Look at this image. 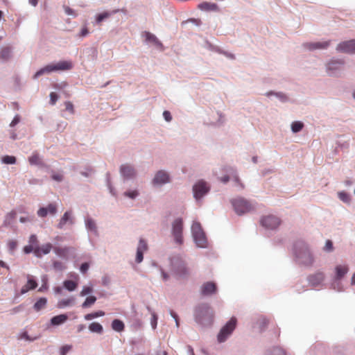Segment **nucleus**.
Returning a JSON list of instances; mask_svg holds the SVG:
<instances>
[{
    "label": "nucleus",
    "mask_w": 355,
    "mask_h": 355,
    "mask_svg": "<svg viewBox=\"0 0 355 355\" xmlns=\"http://www.w3.org/2000/svg\"><path fill=\"white\" fill-rule=\"evenodd\" d=\"M85 225L86 227L90 230L94 232L95 234L97 233V227L94 220L90 218H87L85 219Z\"/></svg>",
    "instance_id": "obj_31"
},
{
    "label": "nucleus",
    "mask_w": 355,
    "mask_h": 355,
    "mask_svg": "<svg viewBox=\"0 0 355 355\" xmlns=\"http://www.w3.org/2000/svg\"><path fill=\"white\" fill-rule=\"evenodd\" d=\"M234 180L237 186H239L241 189L244 188L243 184L240 181L239 178L237 175H235L234 177Z\"/></svg>",
    "instance_id": "obj_60"
},
{
    "label": "nucleus",
    "mask_w": 355,
    "mask_h": 355,
    "mask_svg": "<svg viewBox=\"0 0 355 355\" xmlns=\"http://www.w3.org/2000/svg\"><path fill=\"white\" fill-rule=\"evenodd\" d=\"M163 116H164V118L165 119V120L168 122L171 121V119H172V116H171V114L170 113V112L168 111H164L163 112Z\"/></svg>",
    "instance_id": "obj_57"
},
{
    "label": "nucleus",
    "mask_w": 355,
    "mask_h": 355,
    "mask_svg": "<svg viewBox=\"0 0 355 355\" xmlns=\"http://www.w3.org/2000/svg\"><path fill=\"white\" fill-rule=\"evenodd\" d=\"M47 300L45 297L40 298L34 304V309L36 311H39L46 306Z\"/></svg>",
    "instance_id": "obj_30"
},
{
    "label": "nucleus",
    "mask_w": 355,
    "mask_h": 355,
    "mask_svg": "<svg viewBox=\"0 0 355 355\" xmlns=\"http://www.w3.org/2000/svg\"><path fill=\"white\" fill-rule=\"evenodd\" d=\"M69 223L70 224H73V218L71 217V211H66L62 217L61 218L58 225V228L62 229L63 227L66 225L67 223Z\"/></svg>",
    "instance_id": "obj_22"
},
{
    "label": "nucleus",
    "mask_w": 355,
    "mask_h": 355,
    "mask_svg": "<svg viewBox=\"0 0 355 355\" xmlns=\"http://www.w3.org/2000/svg\"><path fill=\"white\" fill-rule=\"evenodd\" d=\"M63 285L69 291H73L77 288L78 284L72 280H65Z\"/></svg>",
    "instance_id": "obj_32"
},
{
    "label": "nucleus",
    "mask_w": 355,
    "mask_h": 355,
    "mask_svg": "<svg viewBox=\"0 0 355 355\" xmlns=\"http://www.w3.org/2000/svg\"><path fill=\"white\" fill-rule=\"evenodd\" d=\"M31 220H32V219H31V218H28V217H21V218H19V221H20L21 223H25V222H26V221H31Z\"/></svg>",
    "instance_id": "obj_64"
},
{
    "label": "nucleus",
    "mask_w": 355,
    "mask_h": 355,
    "mask_svg": "<svg viewBox=\"0 0 355 355\" xmlns=\"http://www.w3.org/2000/svg\"><path fill=\"white\" fill-rule=\"evenodd\" d=\"M148 245L145 240L141 239L139 241L138 247L137 249L136 262L141 263L144 259V252L147 251Z\"/></svg>",
    "instance_id": "obj_12"
},
{
    "label": "nucleus",
    "mask_w": 355,
    "mask_h": 355,
    "mask_svg": "<svg viewBox=\"0 0 355 355\" xmlns=\"http://www.w3.org/2000/svg\"><path fill=\"white\" fill-rule=\"evenodd\" d=\"M51 177H52V179H53L54 180L58 181V182H60L63 179L62 175L58 174V173L53 174Z\"/></svg>",
    "instance_id": "obj_59"
},
{
    "label": "nucleus",
    "mask_w": 355,
    "mask_h": 355,
    "mask_svg": "<svg viewBox=\"0 0 355 355\" xmlns=\"http://www.w3.org/2000/svg\"><path fill=\"white\" fill-rule=\"evenodd\" d=\"M64 105H65V110L69 112L71 114L74 113L73 105L71 102L67 101L64 103Z\"/></svg>",
    "instance_id": "obj_45"
},
{
    "label": "nucleus",
    "mask_w": 355,
    "mask_h": 355,
    "mask_svg": "<svg viewBox=\"0 0 355 355\" xmlns=\"http://www.w3.org/2000/svg\"><path fill=\"white\" fill-rule=\"evenodd\" d=\"M68 320V316L66 314H60L53 317L51 322L53 325H60L64 323Z\"/></svg>",
    "instance_id": "obj_26"
},
{
    "label": "nucleus",
    "mask_w": 355,
    "mask_h": 355,
    "mask_svg": "<svg viewBox=\"0 0 355 355\" xmlns=\"http://www.w3.org/2000/svg\"><path fill=\"white\" fill-rule=\"evenodd\" d=\"M53 249L52 244L46 243L42 246H36L34 249V254L37 257H42L44 254H49Z\"/></svg>",
    "instance_id": "obj_13"
},
{
    "label": "nucleus",
    "mask_w": 355,
    "mask_h": 355,
    "mask_svg": "<svg viewBox=\"0 0 355 355\" xmlns=\"http://www.w3.org/2000/svg\"><path fill=\"white\" fill-rule=\"evenodd\" d=\"M110 15H111V13L108 12H104L103 13L98 14L96 17V21L97 24H100L102 21L108 18Z\"/></svg>",
    "instance_id": "obj_40"
},
{
    "label": "nucleus",
    "mask_w": 355,
    "mask_h": 355,
    "mask_svg": "<svg viewBox=\"0 0 355 355\" xmlns=\"http://www.w3.org/2000/svg\"><path fill=\"white\" fill-rule=\"evenodd\" d=\"M53 266L54 269L59 271L64 270L66 268L64 264L59 261H54Z\"/></svg>",
    "instance_id": "obj_42"
},
{
    "label": "nucleus",
    "mask_w": 355,
    "mask_h": 355,
    "mask_svg": "<svg viewBox=\"0 0 355 355\" xmlns=\"http://www.w3.org/2000/svg\"><path fill=\"white\" fill-rule=\"evenodd\" d=\"M336 50L341 53L355 54V40L340 42Z\"/></svg>",
    "instance_id": "obj_11"
},
{
    "label": "nucleus",
    "mask_w": 355,
    "mask_h": 355,
    "mask_svg": "<svg viewBox=\"0 0 355 355\" xmlns=\"http://www.w3.org/2000/svg\"><path fill=\"white\" fill-rule=\"evenodd\" d=\"M191 232L196 245L200 248H205L207 239L200 223L193 222L191 226Z\"/></svg>",
    "instance_id": "obj_3"
},
{
    "label": "nucleus",
    "mask_w": 355,
    "mask_h": 355,
    "mask_svg": "<svg viewBox=\"0 0 355 355\" xmlns=\"http://www.w3.org/2000/svg\"><path fill=\"white\" fill-rule=\"evenodd\" d=\"M88 34H89L88 28L86 26H84L82 28V29L79 33V36L83 37L87 36Z\"/></svg>",
    "instance_id": "obj_56"
},
{
    "label": "nucleus",
    "mask_w": 355,
    "mask_h": 355,
    "mask_svg": "<svg viewBox=\"0 0 355 355\" xmlns=\"http://www.w3.org/2000/svg\"><path fill=\"white\" fill-rule=\"evenodd\" d=\"M171 264L179 277H185L189 272L184 261L180 257H173L171 260Z\"/></svg>",
    "instance_id": "obj_8"
},
{
    "label": "nucleus",
    "mask_w": 355,
    "mask_h": 355,
    "mask_svg": "<svg viewBox=\"0 0 355 355\" xmlns=\"http://www.w3.org/2000/svg\"><path fill=\"white\" fill-rule=\"evenodd\" d=\"M29 243H30V245H32L37 244L38 241H37V238L36 235L32 234L29 237Z\"/></svg>",
    "instance_id": "obj_53"
},
{
    "label": "nucleus",
    "mask_w": 355,
    "mask_h": 355,
    "mask_svg": "<svg viewBox=\"0 0 355 355\" xmlns=\"http://www.w3.org/2000/svg\"><path fill=\"white\" fill-rule=\"evenodd\" d=\"M37 286V282L34 279L32 275H27V282L26 284L22 286L21 289V294H25L30 290H33L36 288Z\"/></svg>",
    "instance_id": "obj_14"
},
{
    "label": "nucleus",
    "mask_w": 355,
    "mask_h": 355,
    "mask_svg": "<svg viewBox=\"0 0 355 355\" xmlns=\"http://www.w3.org/2000/svg\"><path fill=\"white\" fill-rule=\"evenodd\" d=\"M216 291V285L215 283L208 282L203 284L201 286V294L203 295H209L215 293Z\"/></svg>",
    "instance_id": "obj_15"
},
{
    "label": "nucleus",
    "mask_w": 355,
    "mask_h": 355,
    "mask_svg": "<svg viewBox=\"0 0 355 355\" xmlns=\"http://www.w3.org/2000/svg\"><path fill=\"white\" fill-rule=\"evenodd\" d=\"M193 196L196 200L200 199L209 191L207 183L203 180H199L193 187Z\"/></svg>",
    "instance_id": "obj_9"
},
{
    "label": "nucleus",
    "mask_w": 355,
    "mask_h": 355,
    "mask_svg": "<svg viewBox=\"0 0 355 355\" xmlns=\"http://www.w3.org/2000/svg\"><path fill=\"white\" fill-rule=\"evenodd\" d=\"M162 272V278L163 281H167L169 279V276L167 273H166L164 270H161Z\"/></svg>",
    "instance_id": "obj_63"
},
{
    "label": "nucleus",
    "mask_w": 355,
    "mask_h": 355,
    "mask_svg": "<svg viewBox=\"0 0 355 355\" xmlns=\"http://www.w3.org/2000/svg\"><path fill=\"white\" fill-rule=\"evenodd\" d=\"M198 8L205 11H217L218 6L214 3L202 2L198 6Z\"/></svg>",
    "instance_id": "obj_23"
},
{
    "label": "nucleus",
    "mask_w": 355,
    "mask_h": 355,
    "mask_svg": "<svg viewBox=\"0 0 355 355\" xmlns=\"http://www.w3.org/2000/svg\"><path fill=\"white\" fill-rule=\"evenodd\" d=\"M232 206L236 213L242 215L249 212L252 209L248 201L243 198H237L232 200Z\"/></svg>",
    "instance_id": "obj_5"
},
{
    "label": "nucleus",
    "mask_w": 355,
    "mask_h": 355,
    "mask_svg": "<svg viewBox=\"0 0 355 355\" xmlns=\"http://www.w3.org/2000/svg\"><path fill=\"white\" fill-rule=\"evenodd\" d=\"M8 245L9 249L12 251L17 248V242L14 240H10L8 241Z\"/></svg>",
    "instance_id": "obj_52"
},
{
    "label": "nucleus",
    "mask_w": 355,
    "mask_h": 355,
    "mask_svg": "<svg viewBox=\"0 0 355 355\" xmlns=\"http://www.w3.org/2000/svg\"><path fill=\"white\" fill-rule=\"evenodd\" d=\"M96 301V297L95 296L87 297L86 298L85 301L83 303L82 307L83 308L89 307L92 304H94Z\"/></svg>",
    "instance_id": "obj_39"
},
{
    "label": "nucleus",
    "mask_w": 355,
    "mask_h": 355,
    "mask_svg": "<svg viewBox=\"0 0 355 355\" xmlns=\"http://www.w3.org/2000/svg\"><path fill=\"white\" fill-rule=\"evenodd\" d=\"M303 127L304 124L301 121H294L291 124V130L295 133L301 131Z\"/></svg>",
    "instance_id": "obj_38"
},
{
    "label": "nucleus",
    "mask_w": 355,
    "mask_h": 355,
    "mask_svg": "<svg viewBox=\"0 0 355 355\" xmlns=\"http://www.w3.org/2000/svg\"><path fill=\"white\" fill-rule=\"evenodd\" d=\"M105 315V312L103 311H98L94 313H88L85 315L86 320H91L94 318Z\"/></svg>",
    "instance_id": "obj_36"
},
{
    "label": "nucleus",
    "mask_w": 355,
    "mask_h": 355,
    "mask_svg": "<svg viewBox=\"0 0 355 355\" xmlns=\"http://www.w3.org/2000/svg\"><path fill=\"white\" fill-rule=\"evenodd\" d=\"M267 355H286V352L282 348L275 347L268 352Z\"/></svg>",
    "instance_id": "obj_37"
},
{
    "label": "nucleus",
    "mask_w": 355,
    "mask_h": 355,
    "mask_svg": "<svg viewBox=\"0 0 355 355\" xmlns=\"http://www.w3.org/2000/svg\"><path fill=\"white\" fill-rule=\"evenodd\" d=\"M236 318L232 317L225 326L222 327L218 334V340L219 343H223L232 334L236 326Z\"/></svg>",
    "instance_id": "obj_4"
},
{
    "label": "nucleus",
    "mask_w": 355,
    "mask_h": 355,
    "mask_svg": "<svg viewBox=\"0 0 355 355\" xmlns=\"http://www.w3.org/2000/svg\"><path fill=\"white\" fill-rule=\"evenodd\" d=\"M171 315L175 319L176 326L179 327V319L178 315L173 311H170Z\"/></svg>",
    "instance_id": "obj_62"
},
{
    "label": "nucleus",
    "mask_w": 355,
    "mask_h": 355,
    "mask_svg": "<svg viewBox=\"0 0 355 355\" xmlns=\"http://www.w3.org/2000/svg\"><path fill=\"white\" fill-rule=\"evenodd\" d=\"M28 161L32 165H39L41 164L40 157L37 153H33L31 157L28 158Z\"/></svg>",
    "instance_id": "obj_35"
},
{
    "label": "nucleus",
    "mask_w": 355,
    "mask_h": 355,
    "mask_svg": "<svg viewBox=\"0 0 355 355\" xmlns=\"http://www.w3.org/2000/svg\"><path fill=\"white\" fill-rule=\"evenodd\" d=\"M92 292V288L90 286H84L83 290L80 293V295L83 297Z\"/></svg>",
    "instance_id": "obj_44"
},
{
    "label": "nucleus",
    "mask_w": 355,
    "mask_h": 355,
    "mask_svg": "<svg viewBox=\"0 0 355 355\" xmlns=\"http://www.w3.org/2000/svg\"><path fill=\"white\" fill-rule=\"evenodd\" d=\"M11 55V50L9 47H4L0 53V58L3 60H8Z\"/></svg>",
    "instance_id": "obj_34"
},
{
    "label": "nucleus",
    "mask_w": 355,
    "mask_h": 355,
    "mask_svg": "<svg viewBox=\"0 0 355 355\" xmlns=\"http://www.w3.org/2000/svg\"><path fill=\"white\" fill-rule=\"evenodd\" d=\"M64 10L66 14L68 15H73V17L77 16V14L76 13V12L73 9L69 8V6H64Z\"/></svg>",
    "instance_id": "obj_49"
},
{
    "label": "nucleus",
    "mask_w": 355,
    "mask_h": 355,
    "mask_svg": "<svg viewBox=\"0 0 355 355\" xmlns=\"http://www.w3.org/2000/svg\"><path fill=\"white\" fill-rule=\"evenodd\" d=\"M121 173L126 178H130L135 175V171L134 168L128 164H124L121 166Z\"/></svg>",
    "instance_id": "obj_20"
},
{
    "label": "nucleus",
    "mask_w": 355,
    "mask_h": 355,
    "mask_svg": "<svg viewBox=\"0 0 355 355\" xmlns=\"http://www.w3.org/2000/svg\"><path fill=\"white\" fill-rule=\"evenodd\" d=\"M42 282H43V284L42 285V286L38 289V291L39 292H43L44 291H46L47 288H48V286H47V277L46 276H44L42 277Z\"/></svg>",
    "instance_id": "obj_47"
},
{
    "label": "nucleus",
    "mask_w": 355,
    "mask_h": 355,
    "mask_svg": "<svg viewBox=\"0 0 355 355\" xmlns=\"http://www.w3.org/2000/svg\"><path fill=\"white\" fill-rule=\"evenodd\" d=\"M20 121V117L19 116H15L13 119V120L11 121L10 125L11 127H13L15 125H16Z\"/></svg>",
    "instance_id": "obj_61"
},
{
    "label": "nucleus",
    "mask_w": 355,
    "mask_h": 355,
    "mask_svg": "<svg viewBox=\"0 0 355 355\" xmlns=\"http://www.w3.org/2000/svg\"><path fill=\"white\" fill-rule=\"evenodd\" d=\"M261 225L267 229H275L281 223V220L279 218L273 215H268L261 218L260 220Z\"/></svg>",
    "instance_id": "obj_10"
},
{
    "label": "nucleus",
    "mask_w": 355,
    "mask_h": 355,
    "mask_svg": "<svg viewBox=\"0 0 355 355\" xmlns=\"http://www.w3.org/2000/svg\"><path fill=\"white\" fill-rule=\"evenodd\" d=\"M183 221L181 218H177L174 220L172 225V233L175 242L178 244L183 243L182 238Z\"/></svg>",
    "instance_id": "obj_7"
},
{
    "label": "nucleus",
    "mask_w": 355,
    "mask_h": 355,
    "mask_svg": "<svg viewBox=\"0 0 355 355\" xmlns=\"http://www.w3.org/2000/svg\"><path fill=\"white\" fill-rule=\"evenodd\" d=\"M169 181V175L167 173L159 171H158L153 179L154 184H165Z\"/></svg>",
    "instance_id": "obj_16"
},
{
    "label": "nucleus",
    "mask_w": 355,
    "mask_h": 355,
    "mask_svg": "<svg viewBox=\"0 0 355 355\" xmlns=\"http://www.w3.org/2000/svg\"><path fill=\"white\" fill-rule=\"evenodd\" d=\"M2 162L6 164H13L16 162V158L14 156L5 155L2 157Z\"/></svg>",
    "instance_id": "obj_41"
},
{
    "label": "nucleus",
    "mask_w": 355,
    "mask_h": 355,
    "mask_svg": "<svg viewBox=\"0 0 355 355\" xmlns=\"http://www.w3.org/2000/svg\"><path fill=\"white\" fill-rule=\"evenodd\" d=\"M34 249L35 248L33 247V245H26L24 248V253L26 254H29L32 252H34Z\"/></svg>",
    "instance_id": "obj_54"
},
{
    "label": "nucleus",
    "mask_w": 355,
    "mask_h": 355,
    "mask_svg": "<svg viewBox=\"0 0 355 355\" xmlns=\"http://www.w3.org/2000/svg\"><path fill=\"white\" fill-rule=\"evenodd\" d=\"M124 195L127 197L134 199L138 196V192L137 191H127L125 192Z\"/></svg>",
    "instance_id": "obj_51"
},
{
    "label": "nucleus",
    "mask_w": 355,
    "mask_h": 355,
    "mask_svg": "<svg viewBox=\"0 0 355 355\" xmlns=\"http://www.w3.org/2000/svg\"><path fill=\"white\" fill-rule=\"evenodd\" d=\"M73 303H74V298L70 297V298L64 299V300H60L58 302V306L59 308H64V307H66L68 306H71Z\"/></svg>",
    "instance_id": "obj_33"
},
{
    "label": "nucleus",
    "mask_w": 355,
    "mask_h": 355,
    "mask_svg": "<svg viewBox=\"0 0 355 355\" xmlns=\"http://www.w3.org/2000/svg\"><path fill=\"white\" fill-rule=\"evenodd\" d=\"M58 98V96L55 92L50 94V100L52 105H54Z\"/></svg>",
    "instance_id": "obj_55"
},
{
    "label": "nucleus",
    "mask_w": 355,
    "mask_h": 355,
    "mask_svg": "<svg viewBox=\"0 0 355 355\" xmlns=\"http://www.w3.org/2000/svg\"><path fill=\"white\" fill-rule=\"evenodd\" d=\"M89 329L90 331L97 334H101L103 331V326L98 322H92L89 325Z\"/></svg>",
    "instance_id": "obj_28"
},
{
    "label": "nucleus",
    "mask_w": 355,
    "mask_h": 355,
    "mask_svg": "<svg viewBox=\"0 0 355 355\" xmlns=\"http://www.w3.org/2000/svg\"><path fill=\"white\" fill-rule=\"evenodd\" d=\"M348 271L347 266H337L336 268V277L338 279L342 278Z\"/></svg>",
    "instance_id": "obj_29"
},
{
    "label": "nucleus",
    "mask_w": 355,
    "mask_h": 355,
    "mask_svg": "<svg viewBox=\"0 0 355 355\" xmlns=\"http://www.w3.org/2000/svg\"><path fill=\"white\" fill-rule=\"evenodd\" d=\"M112 328L117 332H121L124 330L125 325L123 321L119 319H114L112 322Z\"/></svg>",
    "instance_id": "obj_27"
},
{
    "label": "nucleus",
    "mask_w": 355,
    "mask_h": 355,
    "mask_svg": "<svg viewBox=\"0 0 355 355\" xmlns=\"http://www.w3.org/2000/svg\"><path fill=\"white\" fill-rule=\"evenodd\" d=\"M72 348L70 345H65L60 348V355H66Z\"/></svg>",
    "instance_id": "obj_46"
},
{
    "label": "nucleus",
    "mask_w": 355,
    "mask_h": 355,
    "mask_svg": "<svg viewBox=\"0 0 355 355\" xmlns=\"http://www.w3.org/2000/svg\"><path fill=\"white\" fill-rule=\"evenodd\" d=\"M334 249L333 248V243L330 240H327L326 241L325 245L324 247V250L327 252L332 251Z\"/></svg>",
    "instance_id": "obj_48"
},
{
    "label": "nucleus",
    "mask_w": 355,
    "mask_h": 355,
    "mask_svg": "<svg viewBox=\"0 0 355 355\" xmlns=\"http://www.w3.org/2000/svg\"><path fill=\"white\" fill-rule=\"evenodd\" d=\"M324 278V275L322 272H316L314 275H310L309 277V283L314 286L319 285Z\"/></svg>",
    "instance_id": "obj_21"
},
{
    "label": "nucleus",
    "mask_w": 355,
    "mask_h": 355,
    "mask_svg": "<svg viewBox=\"0 0 355 355\" xmlns=\"http://www.w3.org/2000/svg\"><path fill=\"white\" fill-rule=\"evenodd\" d=\"M157 324V316L155 313H152L151 326L153 329H155Z\"/></svg>",
    "instance_id": "obj_50"
},
{
    "label": "nucleus",
    "mask_w": 355,
    "mask_h": 355,
    "mask_svg": "<svg viewBox=\"0 0 355 355\" xmlns=\"http://www.w3.org/2000/svg\"><path fill=\"white\" fill-rule=\"evenodd\" d=\"M330 44V41L317 42L304 44V46L309 50L327 49Z\"/></svg>",
    "instance_id": "obj_18"
},
{
    "label": "nucleus",
    "mask_w": 355,
    "mask_h": 355,
    "mask_svg": "<svg viewBox=\"0 0 355 355\" xmlns=\"http://www.w3.org/2000/svg\"><path fill=\"white\" fill-rule=\"evenodd\" d=\"M80 271L83 272V273H85L88 269H89V263H82V265L80 266Z\"/></svg>",
    "instance_id": "obj_58"
},
{
    "label": "nucleus",
    "mask_w": 355,
    "mask_h": 355,
    "mask_svg": "<svg viewBox=\"0 0 355 355\" xmlns=\"http://www.w3.org/2000/svg\"><path fill=\"white\" fill-rule=\"evenodd\" d=\"M70 250H71V248H68V247H64V248L55 247V248H53V250H54L55 253L58 257L64 258V259H68V254H69Z\"/></svg>",
    "instance_id": "obj_24"
},
{
    "label": "nucleus",
    "mask_w": 355,
    "mask_h": 355,
    "mask_svg": "<svg viewBox=\"0 0 355 355\" xmlns=\"http://www.w3.org/2000/svg\"><path fill=\"white\" fill-rule=\"evenodd\" d=\"M338 196L340 199L345 202H349L350 200L349 196L345 192H340Z\"/></svg>",
    "instance_id": "obj_43"
},
{
    "label": "nucleus",
    "mask_w": 355,
    "mask_h": 355,
    "mask_svg": "<svg viewBox=\"0 0 355 355\" xmlns=\"http://www.w3.org/2000/svg\"><path fill=\"white\" fill-rule=\"evenodd\" d=\"M195 317L198 323L202 326H210L214 321V311L209 305L203 304L196 308Z\"/></svg>",
    "instance_id": "obj_1"
},
{
    "label": "nucleus",
    "mask_w": 355,
    "mask_h": 355,
    "mask_svg": "<svg viewBox=\"0 0 355 355\" xmlns=\"http://www.w3.org/2000/svg\"><path fill=\"white\" fill-rule=\"evenodd\" d=\"M143 35L145 37L146 41L148 42L153 44L158 48H162L163 45L162 42L157 39V37L150 32L145 31L143 33Z\"/></svg>",
    "instance_id": "obj_19"
},
{
    "label": "nucleus",
    "mask_w": 355,
    "mask_h": 355,
    "mask_svg": "<svg viewBox=\"0 0 355 355\" xmlns=\"http://www.w3.org/2000/svg\"><path fill=\"white\" fill-rule=\"evenodd\" d=\"M57 212V206L51 203L49 204L47 207H41L37 211V215L40 217H45L48 213L54 215Z\"/></svg>",
    "instance_id": "obj_17"
},
{
    "label": "nucleus",
    "mask_w": 355,
    "mask_h": 355,
    "mask_svg": "<svg viewBox=\"0 0 355 355\" xmlns=\"http://www.w3.org/2000/svg\"><path fill=\"white\" fill-rule=\"evenodd\" d=\"M72 67V62L68 60L60 61L56 64H50L38 70L33 78L36 79L42 75L53 71L70 70Z\"/></svg>",
    "instance_id": "obj_2"
},
{
    "label": "nucleus",
    "mask_w": 355,
    "mask_h": 355,
    "mask_svg": "<svg viewBox=\"0 0 355 355\" xmlns=\"http://www.w3.org/2000/svg\"><path fill=\"white\" fill-rule=\"evenodd\" d=\"M296 257L299 261L305 266H311L314 261V259L308 248L303 245L302 250L295 252Z\"/></svg>",
    "instance_id": "obj_6"
},
{
    "label": "nucleus",
    "mask_w": 355,
    "mask_h": 355,
    "mask_svg": "<svg viewBox=\"0 0 355 355\" xmlns=\"http://www.w3.org/2000/svg\"><path fill=\"white\" fill-rule=\"evenodd\" d=\"M343 64L344 61L342 60H332L327 64V69L329 71L339 69Z\"/></svg>",
    "instance_id": "obj_25"
}]
</instances>
